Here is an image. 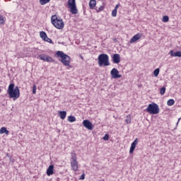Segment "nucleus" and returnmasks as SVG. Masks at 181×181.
Masks as SVG:
<instances>
[{
    "mask_svg": "<svg viewBox=\"0 0 181 181\" xmlns=\"http://www.w3.org/2000/svg\"><path fill=\"white\" fill-rule=\"evenodd\" d=\"M50 0H40V5H46V4H49Z\"/></svg>",
    "mask_w": 181,
    "mask_h": 181,
    "instance_id": "b1692460",
    "label": "nucleus"
},
{
    "mask_svg": "<svg viewBox=\"0 0 181 181\" xmlns=\"http://www.w3.org/2000/svg\"><path fill=\"white\" fill-rule=\"evenodd\" d=\"M117 11L116 9H113L112 11V16H113V18H115V16H117Z\"/></svg>",
    "mask_w": 181,
    "mask_h": 181,
    "instance_id": "cd10ccee",
    "label": "nucleus"
},
{
    "mask_svg": "<svg viewBox=\"0 0 181 181\" xmlns=\"http://www.w3.org/2000/svg\"><path fill=\"white\" fill-rule=\"evenodd\" d=\"M71 166L74 172L78 170V161H77V153L73 151L71 152Z\"/></svg>",
    "mask_w": 181,
    "mask_h": 181,
    "instance_id": "39448f33",
    "label": "nucleus"
},
{
    "mask_svg": "<svg viewBox=\"0 0 181 181\" xmlns=\"http://www.w3.org/2000/svg\"><path fill=\"white\" fill-rule=\"evenodd\" d=\"M119 8V4H117L115 7V9H116V11H117Z\"/></svg>",
    "mask_w": 181,
    "mask_h": 181,
    "instance_id": "72a5a7b5",
    "label": "nucleus"
},
{
    "mask_svg": "<svg viewBox=\"0 0 181 181\" xmlns=\"http://www.w3.org/2000/svg\"><path fill=\"white\" fill-rule=\"evenodd\" d=\"M59 117L61 118V119H64V118H66V115H67V112L66 111H60L59 112Z\"/></svg>",
    "mask_w": 181,
    "mask_h": 181,
    "instance_id": "f3484780",
    "label": "nucleus"
},
{
    "mask_svg": "<svg viewBox=\"0 0 181 181\" xmlns=\"http://www.w3.org/2000/svg\"><path fill=\"white\" fill-rule=\"evenodd\" d=\"M67 6L70 9V12L72 15H77V13H78L76 0H68Z\"/></svg>",
    "mask_w": 181,
    "mask_h": 181,
    "instance_id": "0eeeda50",
    "label": "nucleus"
},
{
    "mask_svg": "<svg viewBox=\"0 0 181 181\" xmlns=\"http://www.w3.org/2000/svg\"><path fill=\"white\" fill-rule=\"evenodd\" d=\"M38 58L40 60H42V62H47V63H52L53 62H54V60H53V58L47 54H40L38 56Z\"/></svg>",
    "mask_w": 181,
    "mask_h": 181,
    "instance_id": "6e6552de",
    "label": "nucleus"
},
{
    "mask_svg": "<svg viewBox=\"0 0 181 181\" xmlns=\"http://www.w3.org/2000/svg\"><path fill=\"white\" fill-rule=\"evenodd\" d=\"M97 5V1L95 0H90L89 2L90 9H94Z\"/></svg>",
    "mask_w": 181,
    "mask_h": 181,
    "instance_id": "dca6fc26",
    "label": "nucleus"
},
{
    "mask_svg": "<svg viewBox=\"0 0 181 181\" xmlns=\"http://www.w3.org/2000/svg\"><path fill=\"white\" fill-rule=\"evenodd\" d=\"M146 112H148V114L151 115H156L159 114V106L158 104L153 103L148 105L147 108L146 109Z\"/></svg>",
    "mask_w": 181,
    "mask_h": 181,
    "instance_id": "423d86ee",
    "label": "nucleus"
},
{
    "mask_svg": "<svg viewBox=\"0 0 181 181\" xmlns=\"http://www.w3.org/2000/svg\"><path fill=\"white\" fill-rule=\"evenodd\" d=\"M0 93H1V88H0Z\"/></svg>",
    "mask_w": 181,
    "mask_h": 181,
    "instance_id": "58836bf2",
    "label": "nucleus"
},
{
    "mask_svg": "<svg viewBox=\"0 0 181 181\" xmlns=\"http://www.w3.org/2000/svg\"><path fill=\"white\" fill-rule=\"evenodd\" d=\"M84 179H86V175L84 173H83L81 177H80V180H84Z\"/></svg>",
    "mask_w": 181,
    "mask_h": 181,
    "instance_id": "2f4dec72",
    "label": "nucleus"
},
{
    "mask_svg": "<svg viewBox=\"0 0 181 181\" xmlns=\"http://www.w3.org/2000/svg\"><path fill=\"white\" fill-rule=\"evenodd\" d=\"M45 42H47L48 43H52L53 41H52V39L49 38L47 36L45 38V40H44Z\"/></svg>",
    "mask_w": 181,
    "mask_h": 181,
    "instance_id": "c85d7f7f",
    "label": "nucleus"
},
{
    "mask_svg": "<svg viewBox=\"0 0 181 181\" xmlns=\"http://www.w3.org/2000/svg\"><path fill=\"white\" fill-rule=\"evenodd\" d=\"M40 36L41 39H42L43 40H46V38L47 37V34H46L45 31H41L40 33Z\"/></svg>",
    "mask_w": 181,
    "mask_h": 181,
    "instance_id": "6ab92c4d",
    "label": "nucleus"
},
{
    "mask_svg": "<svg viewBox=\"0 0 181 181\" xmlns=\"http://www.w3.org/2000/svg\"><path fill=\"white\" fill-rule=\"evenodd\" d=\"M55 57H60L62 63L64 64V66H70V62L71 60V58L70 56L64 54V52L62 51H57L55 54Z\"/></svg>",
    "mask_w": 181,
    "mask_h": 181,
    "instance_id": "f03ea898",
    "label": "nucleus"
},
{
    "mask_svg": "<svg viewBox=\"0 0 181 181\" xmlns=\"http://www.w3.org/2000/svg\"><path fill=\"white\" fill-rule=\"evenodd\" d=\"M179 121H180V119H178V121L177 122V125L179 124Z\"/></svg>",
    "mask_w": 181,
    "mask_h": 181,
    "instance_id": "e433bc0d",
    "label": "nucleus"
},
{
    "mask_svg": "<svg viewBox=\"0 0 181 181\" xmlns=\"http://www.w3.org/2000/svg\"><path fill=\"white\" fill-rule=\"evenodd\" d=\"M6 156H8V158H10L11 157V155L9 153H7L6 154Z\"/></svg>",
    "mask_w": 181,
    "mask_h": 181,
    "instance_id": "c9c22d12",
    "label": "nucleus"
},
{
    "mask_svg": "<svg viewBox=\"0 0 181 181\" xmlns=\"http://www.w3.org/2000/svg\"><path fill=\"white\" fill-rule=\"evenodd\" d=\"M124 121L127 124H131V115H128Z\"/></svg>",
    "mask_w": 181,
    "mask_h": 181,
    "instance_id": "4be33fe9",
    "label": "nucleus"
},
{
    "mask_svg": "<svg viewBox=\"0 0 181 181\" xmlns=\"http://www.w3.org/2000/svg\"><path fill=\"white\" fill-rule=\"evenodd\" d=\"M163 22H169V16H164L163 17Z\"/></svg>",
    "mask_w": 181,
    "mask_h": 181,
    "instance_id": "bb28decb",
    "label": "nucleus"
},
{
    "mask_svg": "<svg viewBox=\"0 0 181 181\" xmlns=\"http://www.w3.org/2000/svg\"><path fill=\"white\" fill-rule=\"evenodd\" d=\"M51 22L57 29H63L64 28V22L63 19L58 18L57 15H54L51 17Z\"/></svg>",
    "mask_w": 181,
    "mask_h": 181,
    "instance_id": "7ed1b4c3",
    "label": "nucleus"
},
{
    "mask_svg": "<svg viewBox=\"0 0 181 181\" xmlns=\"http://www.w3.org/2000/svg\"><path fill=\"white\" fill-rule=\"evenodd\" d=\"M81 58L82 59V60L84 59L83 57H81Z\"/></svg>",
    "mask_w": 181,
    "mask_h": 181,
    "instance_id": "4c0bfd02",
    "label": "nucleus"
},
{
    "mask_svg": "<svg viewBox=\"0 0 181 181\" xmlns=\"http://www.w3.org/2000/svg\"><path fill=\"white\" fill-rule=\"evenodd\" d=\"M0 25H5V18L0 15Z\"/></svg>",
    "mask_w": 181,
    "mask_h": 181,
    "instance_id": "5701e85b",
    "label": "nucleus"
},
{
    "mask_svg": "<svg viewBox=\"0 0 181 181\" xmlns=\"http://www.w3.org/2000/svg\"><path fill=\"white\" fill-rule=\"evenodd\" d=\"M113 63L118 64L121 62V57L119 56V54H115L112 57Z\"/></svg>",
    "mask_w": 181,
    "mask_h": 181,
    "instance_id": "9b49d317",
    "label": "nucleus"
},
{
    "mask_svg": "<svg viewBox=\"0 0 181 181\" xmlns=\"http://www.w3.org/2000/svg\"><path fill=\"white\" fill-rule=\"evenodd\" d=\"M110 74L112 78H121V77H122V75L119 74V71L117 68H113L110 71Z\"/></svg>",
    "mask_w": 181,
    "mask_h": 181,
    "instance_id": "1a4fd4ad",
    "label": "nucleus"
},
{
    "mask_svg": "<svg viewBox=\"0 0 181 181\" xmlns=\"http://www.w3.org/2000/svg\"><path fill=\"white\" fill-rule=\"evenodd\" d=\"M165 93H166V88L165 87H163L160 89V94L161 95H163L165 94Z\"/></svg>",
    "mask_w": 181,
    "mask_h": 181,
    "instance_id": "393cba45",
    "label": "nucleus"
},
{
    "mask_svg": "<svg viewBox=\"0 0 181 181\" xmlns=\"http://www.w3.org/2000/svg\"><path fill=\"white\" fill-rule=\"evenodd\" d=\"M108 139H110V136L108 134H105L104 136H103V140L104 141H108Z\"/></svg>",
    "mask_w": 181,
    "mask_h": 181,
    "instance_id": "c756f323",
    "label": "nucleus"
},
{
    "mask_svg": "<svg viewBox=\"0 0 181 181\" xmlns=\"http://www.w3.org/2000/svg\"><path fill=\"white\" fill-rule=\"evenodd\" d=\"M169 54H170L171 57H181V51L174 52L173 50H170Z\"/></svg>",
    "mask_w": 181,
    "mask_h": 181,
    "instance_id": "2eb2a0df",
    "label": "nucleus"
},
{
    "mask_svg": "<svg viewBox=\"0 0 181 181\" xmlns=\"http://www.w3.org/2000/svg\"><path fill=\"white\" fill-rule=\"evenodd\" d=\"M7 94H8L9 98H13V101L18 100L21 97L19 87L16 86L15 88V83H10L8 87Z\"/></svg>",
    "mask_w": 181,
    "mask_h": 181,
    "instance_id": "f257e3e1",
    "label": "nucleus"
},
{
    "mask_svg": "<svg viewBox=\"0 0 181 181\" xmlns=\"http://www.w3.org/2000/svg\"><path fill=\"white\" fill-rule=\"evenodd\" d=\"M0 134H6V135H9V131L6 127H1L0 129Z\"/></svg>",
    "mask_w": 181,
    "mask_h": 181,
    "instance_id": "a211bd4d",
    "label": "nucleus"
},
{
    "mask_svg": "<svg viewBox=\"0 0 181 181\" xmlns=\"http://www.w3.org/2000/svg\"><path fill=\"white\" fill-rule=\"evenodd\" d=\"M101 11H104V6H101L98 10H97V12H101Z\"/></svg>",
    "mask_w": 181,
    "mask_h": 181,
    "instance_id": "473e14b6",
    "label": "nucleus"
},
{
    "mask_svg": "<svg viewBox=\"0 0 181 181\" xmlns=\"http://www.w3.org/2000/svg\"><path fill=\"white\" fill-rule=\"evenodd\" d=\"M68 121L69 122H76V117H74V116H69L68 117Z\"/></svg>",
    "mask_w": 181,
    "mask_h": 181,
    "instance_id": "412c9836",
    "label": "nucleus"
},
{
    "mask_svg": "<svg viewBox=\"0 0 181 181\" xmlns=\"http://www.w3.org/2000/svg\"><path fill=\"white\" fill-rule=\"evenodd\" d=\"M143 34L142 33H138L133 36V37L130 40V43H134V42H136V40H139L141 37H142Z\"/></svg>",
    "mask_w": 181,
    "mask_h": 181,
    "instance_id": "ddd939ff",
    "label": "nucleus"
},
{
    "mask_svg": "<svg viewBox=\"0 0 181 181\" xmlns=\"http://www.w3.org/2000/svg\"><path fill=\"white\" fill-rule=\"evenodd\" d=\"M54 165H50L47 170V176H52L54 173Z\"/></svg>",
    "mask_w": 181,
    "mask_h": 181,
    "instance_id": "4468645a",
    "label": "nucleus"
},
{
    "mask_svg": "<svg viewBox=\"0 0 181 181\" xmlns=\"http://www.w3.org/2000/svg\"><path fill=\"white\" fill-rule=\"evenodd\" d=\"M159 71H160L159 68H157L156 69H155L153 71V74H154L155 77H158V76H159Z\"/></svg>",
    "mask_w": 181,
    "mask_h": 181,
    "instance_id": "a878e982",
    "label": "nucleus"
},
{
    "mask_svg": "<svg viewBox=\"0 0 181 181\" xmlns=\"http://www.w3.org/2000/svg\"><path fill=\"white\" fill-rule=\"evenodd\" d=\"M83 125L85 128L89 129V131H93V129L94 128V125H93V123L88 119L83 120Z\"/></svg>",
    "mask_w": 181,
    "mask_h": 181,
    "instance_id": "9d476101",
    "label": "nucleus"
},
{
    "mask_svg": "<svg viewBox=\"0 0 181 181\" xmlns=\"http://www.w3.org/2000/svg\"><path fill=\"white\" fill-rule=\"evenodd\" d=\"M36 89H37L36 85H34L33 87V94H36Z\"/></svg>",
    "mask_w": 181,
    "mask_h": 181,
    "instance_id": "7c9ffc66",
    "label": "nucleus"
},
{
    "mask_svg": "<svg viewBox=\"0 0 181 181\" xmlns=\"http://www.w3.org/2000/svg\"><path fill=\"white\" fill-rule=\"evenodd\" d=\"M175 105V100L170 99L168 100L167 105H168L169 107H172V105Z\"/></svg>",
    "mask_w": 181,
    "mask_h": 181,
    "instance_id": "aec40b11",
    "label": "nucleus"
},
{
    "mask_svg": "<svg viewBox=\"0 0 181 181\" xmlns=\"http://www.w3.org/2000/svg\"><path fill=\"white\" fill-rule=\"evenodd\" d=\"M136 145H138V139H136L131 145L129 153H134V151H135V148H136Z\"/></svg>",
    "mask_w": 181,
    "mask_h": 181,
    "instance_id": "f8f14e48",
    "label": "nucleus"
},
{
    "mask_svg": "<svg viewBox=\"0 0 181 181\" xmlns=\"http://www.w3.org/2000/svg\"><path fill=\"white\" fill-rule=\"evenodd\" d=\"M10 160H11V162H13V159L12 157H10Z\"/></svg>",
    "mask_w": 181,
    "mask_h": 181,
    "instance_id": "f704fd0d",
    "label": "nucleus"
},
{
    "mask_svg": "<svg viewBox=\"0 0 181 181\" xmlns=\"http://www.w3.org/2000/svg\"><path fill=\"white\" fill-rule=\"evenodd\" d=\"M98 63L100 67L110 66V57L107 54H100L98 57Z\"/></svg>",
    "mask_w": 181,
    "mask_h": 181,
    "instance_id": "20e7f679",
    "label": "nucleus"
}]
</instances>
